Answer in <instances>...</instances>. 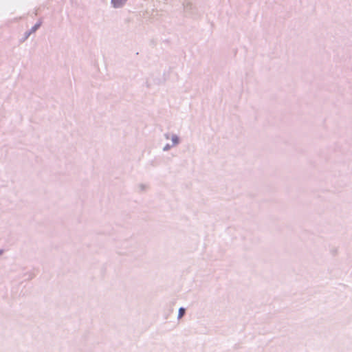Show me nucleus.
I'll return each instance as SVG.
<instances>
[{
	"label": "nucleus",
	"mask_w": 352,
	"mask_h": 352,
	"mask_svg": "<svg viewBox=\"0 0 352 352\" xmlns=\"http://www.w3.org/2000/svg\"><path fill=\"white\" fill-rule=\"evenodd\" d=\"M126 1V0H112V3L114 7H120Z\"/></svg>",
	"instance_id": "obj_1"
},
{
	"label": "nucleus",
	"mask_w": 352,
	"mask_h": 352,
	"mask_svg": "<svg viewBox=\"0 0 352 352\" xmlns=\"http://www.w3.org/2000/svg\"><path fill=\"white\" fill-rule=\"evenodd\" d=\"M184 313H185V309L184 308H180L179 309V314H178L179 318H182L184 316Z\"/></svg>",
	"instance_id": "obj_2"
}]
</instances>
